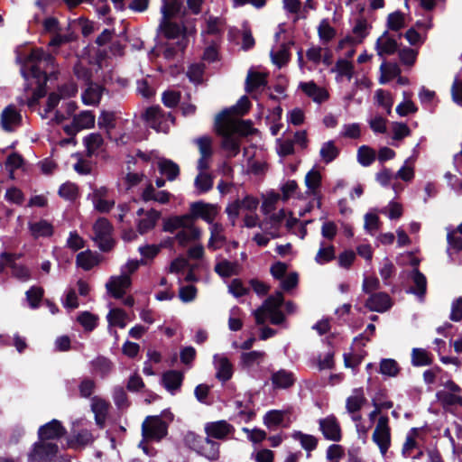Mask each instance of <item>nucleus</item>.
<instances>
[{
  "label": "nucleus",
  "instance_id": "nucleus-38",
  "mask_svg": "<svg viewBox=\"0 0 462 462\" xmlns=\"http://www.w3.org/2000/svg\"><path fill=\"white\" fill-rule=\"evenodd\" d=\"M76 263L78 266L88 271L98 263V258L96 254L88 250L77 255Z\"/></svg>",
  "mask_w": 462,
  "mask_h": 462
},
{
  "label": "nucleus",
  "instance_id": "nucleus-17",
  "mask_svg": "<svg viewBox=\"0 0 462 462\" xmlns=\"http://www.w3.org/2000/svg\"><path fill=\"white\" fill-rule=\"evenodd\" d=\"M137 215L140 217L138 220V231L141 234H144L153 228L160 217V213L153 209L144 211L143 208H139Z\"/></svg>",
  "mask_w": 462,
  "mask_h": 462
},
{
  "label": "nucleus",
  "instance_id": "nucleus-15",
  "mask_svg": "<svg viewBox=\"0 0 462 462\" xmlns=\"http://www.w3.org/2000/svg\"><path fill=\"white\" fill-rule=\"evenodd\" d=\"M131 285V278L125 274L112 276L106 282V287L108 292L116 299L123 298L126 290Z\"/></svg>",
  "mask_w": 462,
  "mask_h": 462
},
{
  "label": "nucleus",
  "instance_id": "nucleus-10",
  "mask_svg": "<svg viewBox=\"0 0 462 462\" xmlns=\"http://www.w3.org/2000/svg\"><path fill=\"white\" fill-rule=\"evenodd\" d=\"M112 192L105 186L97 187L91 194L92 202L96 210L101 213L109 212L115 206Z\"/></svg>",
  "mask_w": 462,
  "mask_h": 462
},
{
  "label": "nucleus",
  "instance_id": "nucleus-18",
  "mask_svg": "<svg viewBox=\"0 0 462 462\" xmlns=\"http://www.w3.org/2000/svg\"><path fill=\"white\" fill-rule=\"evenodd\" d=\"M271 381L276 389H288L295 383L296 377L292 372L280 369L272 374Z\"/></svg>",
  "mask_w": 462,
  "mask_h": 462
},
{
  "label": "nucleus",
  "instance_id": "nucleus-1",
  "mask_svg": "<svg viewBox=\"0 0 462 462\" xmlns=\"http://www.w3.org/2000/svg\"><path fill=\"white\" fill-rule=\"evenodd\" d=\"M65 433V428L57 420L40 427L39 440L29 453V462H52L58 452V446L52 441L60 439Z\"/></svg>",
  "mask_w": 462,
  "mask_h": 462
},
{
  "label": "nucleus",
  "instance_id": "nucleus-40",
  "mask_svg": "<svg viewBox=\"0 0 462 462\" xmlns=\"http://www.w3.org/2000/svg\"><path fill=\"white\" fill-rule=\"evenodd\" d=\"M335 258V247L327 245L324 241L320 242L319 249L315 256V261L319 264H325Z\"/></svg>",
  "mask_w": 462,
  "mask_h": 462
},
{
  "label": "nucleus",
  "instance_id": "nucleus-4",
  "mask_svg": "<svg viewBox=\"0 0 462 462\" xmlns=\"http://www.w3.org/2000/svg\"><path fill=\"white\" fill-rule=\"evenodd\" d=\"M283 302L282 293L278 291L267 298L263 304L254 311V318L257 324H263L267 318L274 325L282 324L284 321V315L280 310Z\"/></svg>",
  "mask_w": 462,
  "mask_h": 462
},
{
  "label": "nucleus",
  "instance_id": "nucleus-29",
  "mask_svg": "<svg viewBox=\"0 0 462 462\" xmlns=\"http://www.w3.org/2000/svg\"><path fill=\"white\" fill-rule=\"evenodd\" d=\"M190 215L175 216L164 220L163 229L166 232L173 233L181 230L187 225H190Z\"/></svg>",
  "mask_w": 462,
  "mask_h": 462
},
{
  "label": "nucleus",
  "instance_id": "nucleus-60",
  "mask_svg": "<svg viewBox=\"0 0 462 462\" xmlns=\"http://www.w3.org/2000/svg\"><path fill=\"white\" fill-rule=\"evenodd\" d=\"M43 296V290L40 287H32L26 292V299L31 306V308L35 309L38 307L39 302L41 301Z\"/></svg>",
  "mask_w": 462,
  "mask_h": 462
},
{
  "label": "nucleus",
  "instance_id": "nucleus-44",
  "mask_svg": "<svg viewBox=\"0 0 462 462\" xmlns=\"http://www.w3.org/2000/svg\"><path fill=\"white\" fill-rule=\"evenodd\" d=\"M338 153L339 151L333 141L324 143L319 151L320 157L326 163L331 162L335 160Z\"/></svg>",
  "mask_w": 462,
  "mask_h": 462
},
{
  "label": "nucleus",
  "instance_id": "nucleus-30",
  "mask_svg": "<svg viewBox=\"0 0 462 462\" xmlns=\"http://www.w3.org/2000/svg\"><path fill=\"white\" fill-rule=\"evenodd\" d=\"M103 88L98 84L91 83L82 94V101L85 105H97L101 99Z\"/></svg>",
  "mask_w": 462,
  "mask_h": 462
},
{
  "label": "nucleus",
  "instance_id": "nucleus-31",
  "mask_svg": "<svg viewBox=\"0 0 462 462\" xmlns=\"http://www.w3.org/2000/svg\"><path fill=\"white\" fill-rule=\"evenodd\" d=\"M214 270L219 276L227 278L238 273L239 264L236 262L222 259L216 263Z\"/></svg>",
  "mask_w": 462,
  "mask_h": 462
},
{
  "label": "nucleus",
  "instance_id": "nucleus-39",
  "mask_svg": "<svg viewBox=\"0 0 462 462\" xmlns=\"http://www.w3.org/2000/svg\"><path fill=\"white\" fill-rule=\"evenodd\" d=\"M368 34V24L365 20H358L353 28V36L346 38V41L351 44L360 43Z\"/></svg>",
  "mask_w": 462,
  "mask_h": 462
},
{
  "label": "nucleus",
  "instance_id": "nucleus-27",
  "mask_svg": "<svg viewBox=\"0 0 462 462\" xmlns=\"http://www.w3.org/2000/svg\"><path fill=\"white\" fill-rule=\"evenodd\" d=\"M366 398L363 388H356L346 399V408L349 413H356L365 403Z\"/></svg>",
  "mask_w": 462,
  "mask_h": 462
},
{
  "label": "nucleus",
  "instance_id": "nucleus-51",
  "mask_svg": "<svg viewBox=\"0 0 462 462\" xmlns=\"http://www.w3.org/2000/svg\"><path fill=\"white\" fill-rule=\"evenodd\" d=\"M318 33L320 41L323 43H328L335 37L336 31L327 19H323L318 27Z\"/></svg>",
  "mask_w": 462,
  "mask_h": 462
},
{
  "label": "nucleus",
  "instance_id": "nucleus-62",
  "mask_svg": "<svg viewBox=\"0 0 462 462\" xmlns=\"http://www.w3.org/2000/svg\"><path fill=\"white\" fill-rule=\"evenodd\" d=\"M59 194L66 199L73 200L78 195V188L74 183L66 182L60 187Z\"/></svg>",
  "mask_w": 462,
  "mask_h": 462
},
{
  "label": "nucleus",
  "instance_id": "nucleus-61",
  "mask_svg": "<svg viewBox=\"0 0 462 462\" xmlns=\"http://www.w3.org/2000/svg\"><path fill=\"white\" fill-rule=\"evenodd\" d=\"M375 97L378 104L385 108L387 114L390 115L392 111V106L393 104L390 93L383 89H378L375 93Z\"/></svg>",
  "mask_w": 462,
  "mask_h": 462
},
{
  "label": "nucleus",
  "instance_id": "nucleus-54",
  "mask_svg": "<svg viewBox=\"0 0 462 462\" xmlns=\"http://www.w3.org/2000/svg\"><path fill=\"white\" fill-rule=\"evenodd\" d=\"M387 25L390 30L399 31L405 26L404 14L401 12H394L388 15Z\"/></svg>",
  "mask_w": 462,
  "mask_h": 462
},
{
  "label": "nucleus",
  "instance_id": "nucleus-11",
  "mask_svg": "<svg viewBox=\"0 0 462 462\" xmlns=\"http://www.w3.org/2000/svg\"><path fill=\"white\" fill-rule=\"evenodd\" d=\"M95 125V116L90 111H82L79 115L74 116L70 125L63 126L64 132L69 135H75L83 129H88Z\"/></svg>",
  "mask_w": 462,
  "mask_h": 462
},
{
  "label": "nucleus",
  "instance_id": "nucleus-41",
  "mask_svg": "<svg viewBox=\"0 0 462 462\" xmlns=\"http://www.w3.org/2000/svg\"><path fill=\"white\" fill-rule=\"evenodd\" d=\"M158 166L160 172L165 175L169 180H174L180 173L179 166L171 160H162Z\"/></svg>",
  "mask_w": 462,
  "mask_h": 462
},
{
  "label": "nucleus",
  "instance_id": "nucleus-20",
  "mask_svg": "<svg viewBox=\"0 0 462 462\" xmlns=\"http://www.w3.org/2000/svg\"><path fill=\"white\" fill-rule=\"evenodd\" d=\"M214 366L217 370V378L226 382L229 380L233 374V366L228 358L223 355L214 356Z\"/></svg>",
  "mask_w": 462,
  "mask_h": 462
},
{
  "label": "nucleus",
  "instance_id": "nucleus-32",
  "mask_svg": "<svg viewBox=\"0 0 462 462\" xmlns=\"http://www.w3.org/2000/svg\"><path fill=\"white\" fill-rule=\"evenodd\" d=\"M109 403L105 400L95 397L92 399L91 408L98 425L102 426L106 420Z\"/></svg>",
  "mask_w": 462,
  "mask_h": 462
},
{
  "label": "nucleus",
  "instance_id": "nucleus-47",
  "mask_svg": "<svg viewBox=\"0 0 462 462\" xmlns=\"http://www.w3.org/2000/svg\"><path fill=\"white\" fill-rule=\"evenodd\" d=\"M321 175L319 171L316 170L310 171L305 176V183L309 189V192L312 195H316L320 186Z\"/></svg>",
  "mask_w": 462,
  "mask_h": 462
},
{
  "label": "nucleus",
  "instance_id": "nucleus-58",
  "mask_svg": "<svg viewBox=\"0 0 462 462\" xmlns=\"http://www.w3.org/2000/svg\"><path fill=\"white\" fill-rule=\"evenodd\" d=\"M94 370L101 376H106L112 369L111 362L105 357H98L92 362Z\"/></svg>",
  "mask_w": 462,
  "mask_h": 462
},
{
  "label": "nucleus",
  "instance_id": "nucleus-25",
  "mask_svg": "<svg viewBox=\"0 0 462 462\" xmlns=\"http://www.w3.org/2000/svg\"><path fill=\"white\" fill-rule=\"evenodd\" d=\"M209 231L210 238L208 243V248L212 251L221 248L226 242V237L223 234V226L218 223H214L210 225Z\"/></svg>",
  "mask_w": 462,
  "mask_h": 462
},
{
  "label": "nucleus",
  "instance_id": "nucleus-56",
  "mask_svg": "<svg viewBox=\"0 0 462 462\" xmlns=\"http://www.w3.org/2000/svg\"><path fill=\"white\" fill-rule=\"evenodd\" d=\"M273 62L279 67H282L289 60V51L285 45H282L276 51L271 52Z\"/></svg>",
  "mask_w": 462,
  "mask_h": 462
},
{
  "label": "nucleus",
  "instance_id": "nucleus-43",
  "mask_svg": "<svg viewBox=\"0 0 462 462\" xmlns=\"http://www.w3.org/2000/svg\"><path fill=\"white\" fill-rule=\"evenodd\" d=\"M265 357L263 351H251L243 353L241 356L242 363L245 366L250 368L262 364Z\"/></svg>",
  "mask_w": 462,
  "mask_h": 462
},
{
  "label": "nucleus",
  "instance_id": "nucleus-63",
  "mask_svg": "<svg viewBox=\"0 0 462 462\" xmlns=\"http://www.w3.org/2000/svg\"><path fill=\"white\" fill-rule=\"evenodd\" d=\"M399 58L402 64L411 66L417 58V51L411 48H403L399 51Z\"/></svg>",
  "mask_w": 462,
  "mask_h": 462
},
{
  "label": "nucleus",
  "instance_id": "nucleus-24",
  "mask_svg": "<svg viewBox=\"0 0 462 462\" xmlns=\"http://www.w3.org/2000/svg\"><path fill=\"white\" fill-rule=\"evenodd\" d=\"M21 116L14 106H7L1 115L2 127L8 132H12L19 125Z\"/></svg>",
  "mask_w": 462,
  "mask_h": 462
},
{
  "label": "nucleus",
  "instance_id": "nucleus-7",
  "mask_svg": "<svg viewBox=\"0 0 462 462\" xmlns=\"http://www.w3.org/2000/svg\"><path fill=\"white\" fill-rule=\"evenodd\" d=\"M372 439L378 446L380 452L385 455L391 446V428L387 415H380Z\"/></svg>",
  "mask_w": 462,
  "mask_h": 462
},
{
  "label": "nucleus",
  "instance_id": "nucleus-6",
  "mask_svg": "<svg viewBox=\"0 0 462 462\" xmlns=\"http://www.w3.org/2000/svg\"><path fill=\"white\" fill-rule=\"evenodd\" d=\"M168 425L158 416H148L142 424L143 440L139 446L147 452L144 443L150 440L160 441L167 435Z\"/></svg>",
  "mask_w": 462,
  "mask_h": 462
},
{
  "label": "nucleus",
  "instance_id": "nucleus-37",
  "mask_svg": "<svg viewBox=\"0 0 462 462\" xmlns=\"http://www.w3.org/2000/svg\"><path fill=\"white\" fill-rule=\"evenodd\" d=\"M266 85V75L261 72L249 71L246 81L245 89L247 92H253L260 87Z\"/></svg>",
  "mask_w": 462,
  "mask_h": 462
},
{
  "label": "nucleus",
  "instance_id": "nucleus-8",
  "mask_svg": "<svg viewBox=\"0 0 462 462\" xmlns=\"http://www.w3.org/2000/svg\"><path fill=\"white\" fill-rule=\"evenodd\" d=\"M93 239L102 251H109L114 241L111 237L112 226L106 218H98L93 226Z\"/></svg>",
  "mask_w": 462,
  "mask_h": 462
},
{
  "label": "nucleus",
  "instance_id": "nucleus-36",
  "mask_svg": "<svg viewBox=\"0 0 462 462\" xmlns=\"http://www.w3.org/2000/svg\"><path fill=\"white\" fill-rule=\"evenodd\" d=\"M380 84H385L401 73L399 66L395 63L383 62L380 66Z\"/></svg>",
  "mask_w": 462,
  "mask_h": 462
},
{
  "label": "nucleus",
  "instance_id": "nucleus-35",
  "mask_svg": "<svg viewBox=\"0 0 462 462\" xmlns=\"http://www.w3.org/2000/svg\"><path fill=\"white\" fill-rule=\"evenodd\" d=\"M411 280L413 286L410 289V291L422 298L427 290L426 277L419 270L415 269L411 273Z\"/></svg>",
  "mask_w": 462,
  "mask_h": 462
},
{
  "label": "nucleus",
  "instance_id": "nucleus-23",
  "mask_svg": "<svg viewBox=\"0 0 462 462\" xmlns=\"http://www.w3.org/2000/svg\"><path fill=\"white\" fill-rule=\"evenodd\" d=\"M300 88L309 97H310L316 103H322L328 97V92L324 88H319L313 81L301 82L300 84Z\"/></svg>",
  "mask_w": 462,
  "mask_h": 462
},
{
  "label": "nucleus",
  "instance_id": "nucleus-55",
  "mask_svg": "<svg viewBox=\"0 0 462 462\" xmlns=\"http://www.w3.org/2000/svg\"><path fill=\"white\" fill-rule=\"evenodd\" d=\"M84 143L86 144L88 153L91 155L101 147L103 144V138L99 134H90L84 139Z\"/></svg>",
  "mask_w": 462,
  "mask_h": 462
},
{
  "label": "nucleus",
  "instance_id": "nucleus-5",
  "mask_svg": "<svg viewBox=\"0 0 462 462\" xmlns=\"http://www.w3.org/2000/svg\"><path fill=\"white\" fill-rule=\"evenodd\" d=\"M185 442L190 448L209 460H217L219 457V444L208 437L203 438L189 432L185 436Z\"/></svg>",
  "mask_w": 462,
  "mask_h": 462
},
{
  "label": "nucleus",
  "instance_id": "nucleus-3",
  "mask_svg": "<svg viewBox=\"0 0 462 462\" xmlns=\"http://www.w3.org/2000/svg\"><path fill=\"white\" fill-rule=\"evenodd\" d=\"M217 132L222 136V148L228 157H235L240 152L241 137L253 132L250 121L238 119H216Z\"/></svg>",
  "mask_w": 462,
  "mask_h": 462
},
{
  "label": "nucleus",
  "instance_id": "nucleus-50",
  "mask_svg": "<svg viewBox=\"0 0 462 462\" xmlns=\"http://www.w3.org/2000/svg\"><path fill=\"white\" fill-rule=\"evenodd\" d=\"M127 314L121 309H113L107 314V320L111 326L124 328L126 326Z\"/></svg>",
  "mask_w": 462,
  "mask_h": 462
},
{
  "label": "nucleus",
  "instance_id": "nucleus-2",
  "mask_svg": "<svg viewBox=\"0 0 462 462\" xmlns=\"http://www.w3.org/2000/svg\"><path fill=\"white\" fill-rule=\"evenodd\" d=\"M17 62L21 65V73L27 80L32 78L39 87L45 85L48 74L54 73L55 59L42 50L34 49L24 58L17 57Z\"/></svg>",
  "mask_w": 462,
  "mask_h": 462
},
{
  "label": "nucleus",
  "instance_id": "nucleus-13",
  "mask_svg": "<svg viewBox=\"0 0 462 462\" xmlns=\"http://www.w3.org/2000/svg\"><path fill=\"white\" fill-rule=\"evenodd\" d=\"M319 430L323 436L332 441H339L341 439L340 425L334 415H329L319 420Z\"/></svg>",
  "mask_w": 462,
  "mask_h": 462
},
{
  "label": "nucleus",
  "instance_id": "nucleus-45",
  "mask_svg": "<svg viewBox=\"0 0 462 462\" xmlns=\"http://www.w3.org/2000/svg\"><path fill=\"white\" fill-rule=\"evenodd\" d=\"M180 0H163L162 6V20H170L180 11Z\"/></svg>",
  "mask_w": 462,
  "mask_h": 462
},
{
  "label": "nucleus",
  "instance_id": "nucleus-49",
  "mask_svg": "<svg viewBox=\"0 0 462 462\" xmlns=\"http://www.w3.org/2000/svg\"><path fill=\"white\" fill-rule=\"evenodd\" d=\"M432 359L428 351L423 348H413L411 351V363L415 366L430 365Z\"/></svg>",
  "mask_w": 462,
  "mask_h": 462
},
{
  "label": "nucleus",
  "instance_id": "nucleus-26",
  "mask_svg": "<svg viewBox=\"0 0 462 462\" xmlns=\"http://www.w3.org/2000/svg\"><path fill=\"white\" fill-rule=\"evenodd\" d=\"M251 106V103L247 97H242L237 104L231 107L230 109L225 110L220 115L217 116V118L221 117V121L225 119H234L233 116H244L249 110Z\"/></svg>",
  "mask_w": 462,
  "mask_h": 462
},
{
  "label": "nucleus",
  "instance_id": "nucleus-28",
  "mask_svg": "<svg viewBox=\"0 0 462 462\" xmlns=\"http://www.w3.org/2000/svg\"><path fill=\"white\" fill-rule=\"evenodd\" d=\"M171 194L165 190L156 191L152 184L149 181L142 193V199L144 201L154 200L165 204L170 200Z\"/></svg>",
  "mask_w": 462,
  "mask_h": 462
},
{
  "label": "nucleus",
  "instance_id": "nucleus-21",
  "mask_svg": "<svg viewBox=\"0 0 462 462\" xmlns=\"http://www.w3.org/2000/svg\"><path fill=\"white\" fill-rule=\"evenodd\" d=\"M201 236V231L195 226L193 217L190 219V225H187L181 230L177 232L176 240L178 243L185 246L191 242L199 240Z\"/></svg>",
  "mask_w": 462,
  "mask_h": 462
},
{
  "label": "nucleus",
  "instance_id": "nucleus-33",
  "mask_svg": "<svg viewBox=\"0 0 462 462\" xmlns=\"http://www.w3.org/2000/svg\"><path fill=\"white\" fill-rule=\"evenodd\" d=\"M183 375L180 372L171 370L163 374L162 383L168 391L173 393L180 387Z\"/></svg>",
  "mask_w": 462,
  "mask_h": 462
},
{
  "label": "nucleus",
  "instance_id": "nucleus-53",
  "mask_svg": "<svg viewBox=\"0 0 462 462\" xmlns=\"http://www.w3.org/2000/svg\"><path fill=\"white\" fill-rule=\"evenodd\" d=\"M293 438L299 440L302 448L308 451L314 450L317 448L318 439L312 435L298 431L293 434Z\"/></svg>",
  "mask_w": 462,
  "mask_h": 462
},
{
  "label": "nucleus",
  "instance_id": "nucleus-34",
  "mask_svg": "<svg viewBox=\"0 0 462 462\" xmlns=\"http://www.w3.org/2000/svg\"><path fill=\"white\" fill-rule=\"evenodd\" d=\"M29 229L34 238L50 236L53 233L52 226L46 220L29 223Z\"/></svg>",
  "mask_w": 462,
  "mask_h": 462
},
{
  "label": "nucleus",
  "instance_id": "nucleus-19",
  "mask_svg": "<svg viewBox=\"0 0 462 462\" xmlns=\"http://www.w3.org/2000/svg\"><path fill=\"white\" fill-rule=\"evenodd\" d=\"M233 427L225 420H218L215 422L207 423L205 431L208 438H215L218 439H225L231 431Z\"/></svg>",
  "mask_w": 462,
  "mask_h": 462
},
{
  "label": "nucleus",
  "instance_id": "nucleus-52",
  "mask_svg": "<svg viewBox=\"0 0 462 462\" xmlns=\"http://www.w3.org/2000/svg\"><path fill=\"white\" fill-rule=\"evenodd\" d=\"M91 433L87 430H82L76 435L71 437V439H69V445L74 448H78L88 445V443L91 442Z\"/></svg>",
  "mask_w": 462,
  "mask_h": 462
},
{
  "label": "nucleus",
  "instance_id": "nucleus-57",
  "mask_svg": "<svg viewBox=\"0 0 462 462\" xmlns=\"http://www.w3.org/2000/svg\"><path fill=\"white\" fill-rule=\"evenodd\" d=\"M380 372L388 376H395L399 373V365L393 359H383L380 364Z\"/></svg>",
  "mask_w": 462,
  "mask_h": 462
},
{
  "label": "nucleus",
  "instance_id": "nucleus-42",
  "mask_svg": "<svg viewBox=\"0 0 462 462\" xmlns=\"http://www.w3.org/2000/svg\"><path fill=\"white\" fill-rule=\"evenodd\" d=\"M199 174L195 179V187L199 193H205L213 187V179L206 170H199Z\"/></svg>",
  "mask_w": 462,
  "mask_h": 462
},
{
  "label": "nucleus",
  "instance_id": "nucleus-22",
  "mask_svg": "<svg viewBox=\"0 0 462 462\" xmlns=\"http://www.w3.org/2000/svg\"><path fill=\"white\" fill-rule=\"evenodd\" d=\"M375 48L379 56L391 55L396 52L398 43L387 32H384L383 35L377 39Z\"/></svg>",
  "mask_w": 462,
  "mask_h": 462
},
{
  "label": "nucleus",
  "instance_id": "nucleus-59",
  "mask_svg": "<svg viewBox=\"0 0 462 462\" xmlns=\"http://www.w3.org/2000/svg\"><path fill=\"white\" fill-rule=\"evenodd\" d=\"M116 116L113 112L102 111L98 117V126L109 132L115 127Z\"/></svg>",
  "mask_w": 462,
  "mask_h": 462
},
{
  "label": "nucleus",
  "instance_id": "nucleus-16",
  "mask_svg": "<svg viewBox=\"0 0 462 462\" xmlns=\"http://www.w3.org/2000/svg\"><path fill=\"white\" fill-rule=\"evenodd\" d=\"M392 306V300L385 292L372 293L365 301V307L372 311L384 312Z\"/></svg>",
  "mask_w": 462,
  "mask_h": 462
},
{
  "label": "nucleus",
  "instance_id": "nucleus-64",
  "mask_svg": "<svg viewBox=\"0 0 462 462\" xmlns=\"http://www.w3.org/2000/svg\"><path fill=\"white\" fill-rule=\"evenodd\" d=\"M180 99V95L177 91L167 90L162 94V103L165 106L172 108L175 107Z\"/></svg>",
  "mask_w": 462,
  "mask_h": 462
},
{
  "label": "nucleus",
  "instance_id": "nucleus-48",
  "mask_svg": "<svg viewBox=\"0 0 462 462\" xmlns=\"http://www.w3.org/2000/svg\"><path fill=\"white\" fill-rule=\"evenodd\" d=\"M375 160V152L366 145H362L357 150V161L365 167L371 165Z\"/></svg>",
  "mask_w": 462,
  "mask_h": 462
},
{
  "label": "nucleus",
  "instance_id": "nucleus-12",
  "mask_svg": "<svg viewBox=\"0 0 462 462\" xmlns=\"http://www.w3.org/2000/svg\"><path fill=\"white\" fill-rule=\"evenodd\" d=\"M191 217L194 218L200 217L208 224H214L213 221L219 212V207L215 204L199 201L191 204Z\"/></svg>",
  "mask_w": 462,
  "mask_h": 462
},
{
  "label": "nucleus",
  "instance_id": "nucleus-46",
  "mask_svg": "<svg viewBox=\"0 0 462 462\" xmlns=\"http://www.w3.org/2000/svg\"><path fill=\"white\" fill-rule=\"evenodd\" d=\"M284 419V412L278 410L268 411L263 417V423L269 429H276Z\"/></svg>",
  "mask_w": 462,
  "mask_h": 462
},
{
  "label": "nucleus",
  "instance_id": "nucleus-9",
  "mask_svg": "<svg viewBox=\"0 0 462 462\" xmlns=\"http://www.w3.org/2000/svg\"><path fill=\"white\" fill-rule=\"evenodd\" d=\"M148 125L158 132H166L168 130L167 120L174 122V117L171 113L165 114L158 106H151L145 110L143 115Z\"/></svg>",
  "mask_w": 462,
  "mask_h": 462
},
{
  "label": "nucleus",
  "instance_id": "nucleus-14",
  "mask_svg": "<svg viewBox=\"0 0 462 462\" xmlns=\"http://www.w3.org/2000/svg\"><path fill=\"white\" fill-rule=\"evenodd\" d=\"M195 143L198 145L200 158L198 161V170H207L209 167V161L213 154L212 139L208 136L197 138Z\"/></svg>",
  "mask_w": 462,
  "mask_h": 462
}]
</instances>
